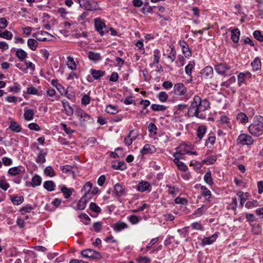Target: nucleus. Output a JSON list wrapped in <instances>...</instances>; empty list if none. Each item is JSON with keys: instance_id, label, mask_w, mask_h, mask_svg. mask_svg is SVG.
<instances>
[{"instance_id": "nucleus-1", "label": "nucleus", "mask_w": 263, "mask_h": 263, "mask_svg": "<svg viewBox=\"0 0 263 263\" xmlns=\"http://www.w3.org/2000/svg\"><path fill=\"white\" fill-rule=\"evenodd\" d=\"M210 103L207 99H202L199 96L195 95L188 109L189 117L205 119L206 115L204 112L210 108Z\"/></svg>"}, {"instance_id": "nucleus-2", "label": "nucleus", "mask_w": 263, "mask_h": 263, "mask_svg": "<svg viewBox=\"0 0 263 263\" xmlns=\"http://www.w3.org/2000/svg\"><path fill=\"white\" fill-rule=\"evenodd\" d=\"M249 133L254 137L263 135V117L260 115L255 116L252 123L248 126Z\"/></svg>"}, {"instance_id": "nucleus-3", "label": "nucleus", "mask_w": 263, "mask_h": 263, "mask_svg": "<svg viewBox=\"0 0 263 263\" xmlns=\"http://www.w3.org/2000/svg\"><path fill=\"white\" fill-rule=\"evenodd\" d=\"M95 28L100 35L103 36L109 32V26L106 25L104 21L100 17L94 20Z\"/></svg>"}, {"instance_id": "nucleus-4", "label": "nucleus", "mask_w": 263, "mask_h": 263, "mask_svg": "<svg viewBox=\"0 0 263 263\" xmlns=\"http://www.w3.org/2000/svg\"><path fill=\"white\" fill-rule=\"evenodd\" d=\"M112 195L118 201H121L122 197L126 195V190L125 186L121 183H116L114 186V191H112Z\"/></svg>"}, {"instance_id": "nucleus-5", "label": "nucleus", "mask_w": 263, "mask_h": 263, "mask_svg": "<svg viewBox=\"0 0 263 263\" xmlns=\"http://www.w3.org/2000/svg\"><path fill=\"white\" fill-rule=\"evenodd\" d=\"M237 142L243 145H251L253 144L254 140L252 135L248 134L242 133L240 134L237 139Z\"/></svg>"}, {"instance_id": "nucleus-6", "label": "nucleus", "mask_w": 263, "mask_h": 263, "mask_svg": "<svg viewBox=\"0 0 263 263\" xmlns=\"http://www.w3.org/2000/svg\"><path fill=\"white\" fill-rule=\"evenodd\" d=\"M80 6L87 11L96 10L97 3L90 0H78Z\"/></svg>"}, {"instance_id": "nucleus-7", "label": "nucleus", "mask_w": 263, "mask_h": 263, "mask_svg": "<svg viewBox=\"0 0 263 263\" xmlns=\"http://www.w3.org/2000/svg\"><path fill=\"white\" fill-rule=\"evenodd\" d=\"M32 36L35 38L37 41L45 42L51 40L48 37H52L53 36L49 33L45 31H39L34 33Z\"/></svg>"}, {"instance_id": "nucleus-8", "label": "nucleus", "mask_w": 263, "mask_h": 263, "mask_svg": "<svg viewBox=\"0 0 263 263\" xmlns=\"http://www.w3.org/2000/svg\"><path fill=\"white\" fill-rule=\"evenodd\" d=\"M81 254L85 258L93 259H100L101 258V255L99 252L90 249L82 251Z\"/></svg>"}, {"instance_id": "nucleus-9", "label": "nucleus", "mask_w": 263, "mask_h": 263, "mask_svg": "<svg viewBox=\"0 0 263 263\" xmlns=\"http://www.w3.org/2000/svg\"><path fill=\"white\" fill-rule=\"evenodd\" d=\"M78 116L80 118V121L82 124L85 123H91L93 122V118L82 109H80L77 112Z\"/></svg>"}, {"instance_id": "nucleus-10", "label": "nucleus", "mask_w": 263, "mask_h": 263, "mask_svg": "<svg viewBox=\"0 0 263 263\" xmlns=\"http://www.w3.org/2000/svg\"><path fill=\"white\" fill-rule=\"evenodd\" d=\"M252 75L249 71L241 72L237 75V84L240 87L242 84H246V79H251Z\"/></svg>"}, {"instance_id": "nucleus-11", "label": "nucleus", "mask_w": 263, "mask_h": 263, "mask_svg": "<svg viewBox=\"0 0 263 263\" xmlns=\"http://www.w3.org/2000/svg\"><path fill=\"white\" fill-rule=\"evenodd\" d=\"M36 149L39 151L35 158V162L37 163L43 164L46 162V156L47 154V149H41L37 146Z\"/></svg>"}, {"instance_id": "nucleus-12", "label": "nucleus", "mask_w": 263, "mask_h": 263, "mask_svg": "<svg viewBox=\"0 0 263 263\" xmlns=\"http://www.w3.org/2000/svg\"><path fill=\"white\" fill-rule=\"evenodd\" d=\"M231 67L226 63H220L215 65L214 69L215 71L220 75L226 77V70H230Z\"/></svg>"}, {"instance_id": "nucleus-13", "label": "nucleus", "mask_w": 263, "mask_h": 263, "mask_svg": "<svg viewBox=\"0 0 263 263\" xmlns=\"http://www.w3.org/2000/svg\"><path fill=\"white\" fill-rule=\"evenodd\" d=\"M174 93L177 96H183L186 92V88L181 83L175 84L174 86Z\"/></svg>"}, {"instance_id": "nucleus-14", "label": "nucleus", "mask_w": 263, "mask_h": 263, "mask_svg": "<svg viewBox=\"0 0 263 263\" xmlns=\"http://www.w3.org/2000/svg\"><path fill=\"white\" fill-rule=\"evenodd\" d=\"M11 51H15L16 57L20 61H24L28 56V53L22 49H16L12 48L11 49Z\"/></svg>"}, {"instance_id": "nucleus-15", "label": "nucleus", "mask_w": 263, "mask_h": 263, "mask_svg": "<svg viewBox=\"0 0 263 263\" xmlns=\"http://www.w3.org/2000/svg\"><path fill=\"white\" fill-rule=\"evenodd\" d=\"M151 184L148 181L142 180L139 182L137 190L140 192H144L147 191H150Z\"/></svg>"}, {"instance_id": "nucleus-16", "label": "nucleus", "mask_w": 263, "mask_h": 263, "mask_svg": "<svg viewBox=\"0 0 263 263\" xmlns=\"http://www.w3.org/2000/svg\"><path fill=\"white\" fill-rule=\"evenodd\" d=\"M156 151V148L154 145L146 144L141 149L140 153L142 155H145L149 154H154Z\"/></svg>"}, {"instance_id": "nucleus-17", "label": "nucleus", "mask_w": 263, "mask_h": 263, "mask_svg": "<svg viewBox=\"0 0 263 263\" xmlns=\"http://www.w3.org/2000/svg\"><path fill=\"white\" fill-rule=\"evenodd\" d=\"M182 52L185 57H190L192 55L188 44L184 41H180L179 42Z\"/></svg>"}, {"instance_id": "nucleus-18", "label": "nucleus", "mask_w": 263, "mask_h": 263, "mask_svg": "<svg viewBox=\"0 0 263 263\" xmlns=\"http://www.w3.org/2000/svg\"><path fill=\"white\" fill-rule=\"evenodd\" d=\"M218 235L217 233L214 234L210 237H204L202 239L201 245L202 246L211 245L216 241Z\"/></svg>"}, {"instance_id": "nucleus-19", "label": "nucleus", "mask_w": 263, "mask_h": 263, "mask_svg": "<svg viewBox=\"0 0 263 263\" xmlns=\"http://www.w3.org/2000/svg\"><path fill=\"white\" fill-rule=\"evenodd\" d=\"M8 129L14 133H18L22 132L21 125L14 120H11L9 123Z\"/></svg>"}, {"instance_id": "nucleus-20", "label": "nucleus", "mask_w": 263, "mask_h": 263, "mask_svg": "<svg viewBox=\"0 0 263 263\" xmlns=\"http://www.w3.org/2000/svg\"><path fill=\"white\" fill-rule=\"evenodd\" d=\"M201 74L202 77L205 79L212 78L213 74V69L211 66H206L201 71Z\"/></svg>"}, {"instance_id": "nucleus-21", "label": "nucleus", "mask_w": 263, "mask_h": 263, "mask_svg": "<svg viewBox=\"0 0 263 263\" xmlns=\"http://www.w3.org/2000/svg\"><path fill=\"white\" fill-rule=\"evenodd\" d=\"M88 59L95 63H97L102 60L101 54L92 51L87 52Z\"/></svg>"}, {"instance_id": "nucleus-22", "label": "nucleus", "mask_w": 263, "mask_h": 263, "mask_svg": "<svg viewBox=\"0 0 263 263\" xmlns=\"http://www.w3.org/2000/svg\"><path fill=\"white\" fill-rule=\"evenodd\" d=\"M111 227L115 232H120L122 230L127 229L128 228V225L126 223L120 221L113 224Z\"/></svg>"}, {"instance_id": "nucleus-23", "label": "nucleus", "mask_w": 263, "mask_h": 263, "mask_svg": "<svg viewBox=\"0 0 263 263\" xmlns=\"http://www.w3.org/2000/svg\"><path fill=\"white\" fill-rule=\"evenodd\" d=\"M91 198V196L86 197V195H83L77 204V209L79 210H84L86 207V203Z\"/></svg>"}, {"instance_id": "nucleus-24", "label": "nucleus", "mask_w": 263, "mask_h": 263, "mask_svg": "<svg viewBox=\"0 0 263 263\" xmlns=\"http://www.w3.org/2000/svg\"><path fill=\"white\" fill-rule=\"evenodd\" d=\"M230 31L231 33V39L234 43H237L239 42L240 32L238 28L230 29Z\"/></svg>"}, {"instance_id": "nucleus-25", "label": "nucleus", "mask_w": 263, "mask_h": 263, "mask_svg": "<svg viewBox=\"0 0 263 263\" xmlns=\"http://www.w3.org/2000/svg\"><path fill=\"white\" fill-rule=\"evenodd\" d=\"M207 131V127L204 125H199L196 130V135L199 141H200L205 135Z\"/></svg>"}, {"instance_id": "nucleus-26", "label": "nucleus", "mask_w": 263, "mask_h": 263, "mask_svg": "<svg viewBox=\"0 0 263 263\" xmlns=\"http://www.w3.org/2000/svg\"><path fill=\"white\" fill-rule=\"evenodd\" d=\"M201 194L208 201H211V192L204 185L201 186Z\"/></svg>"}, {"instance_id": "nucleus-27", "label": "nucleus", "mask_w": 263, "mask_h": 263, "mask_svg": "<svg viewBox=\"0 0 263 263\" xmlns=\"http://www.w3.org/2000/svg\"><path fill=\"white\" fill-rule=\"evenodd\" d=\"M90 73L95 80H98L105 74V71L91 68Z\"/></svg>"}, {"instance_id": "nucleus-28", "label": "nucleus", "mask_w": 263, "mask_h": 263, "mask_svg": "<svg viewBox=\"0 0 263 263\" xmlns=\"http://www.w3.org/2000/svg\"><path fill=\"white\" fill-rule=\"evenodd\" d=\"M92 184L90 182H87L82 189L81 192L86 195V197H89L91 191L92 190Z\"/></svg>"}, {"instance_id": "nucleus-29", "label": "nucleus", "mask_w": 263, "mask_h": 263, "mask_svg": "<svg viewBox=\"0 0 263 263\" xmlns=\"http://www.w3.org/2000/svg\"><path fill=\"white\" fill-rule=\"evenodd\" d=\"M236 119L239 123L245 124L249 121L248 116L243 112H239L236 115Z\"/></svg>"}, {"instance_id": "nucleus-30", "label": "nucleus", "mask_w": 263, "mask_h": 263, "mask_svg": "<svg viewBox=\"0 0 263 263\" xmlns=\"http://www.w3.org/2000/svg\"><path fill=\"white\" fill-rule=\"evenodd\" d=\"M216 142V137L213 133H210L208 135V138L206 139L205 141V146H209L211 147L212 145H213Z\"/></svg>"}, {"instance_id": "nucleus-31", "label": "nucleus", "mask_w": 263, "mask_h": 263, "mask_svg": "<svg viewBox=\"0 0 263 263\" xmlns=\"http://www.w3.org/2000/svg\"><path fill=\"white\" fill-rule=\"evenodd\" d=\"M10 199L14 205H20L24 201V197L22 196L10 195Z\"/></svg>"}, {"instance_id": "nucleus-32", "label": "nucleus", "mask_w": 263, "mask_h": 263, "mask_svg": "<svg viewBox=\"0 0 263 263\" xmlns=\"http://www.w3.org/2000/svg\"><path fill=\"white\" fill-rule=\"evenodd\" d=\"M42 180V179L41 177L37 174H35L32 178L31 181L30 182L31 185L33 187L38 186L41 184Z\"/></svg>"}, {"instance_id": "nucleus-33", "label": "nucleus", "mask_w": 263, "mask_h": 263, "mask_svg": "<svg viewBox=\"0 0 263 263\" xmlns=\"http://www.w3.org/2000/svg\"><path fill=\"white\" fill-rule=\"evenodd\" d=\"M34 112L31 109L25 108L24 117L26 121H31L33 119Z\"/></svg>"}, {"instance_id": "nucleus-34", "label": "nucleus", "mask_w": 263, "mask_h": 263, "mask_svg": "<svg viewBox=\"0 0 263 263\" xmlns=\"http://www.w3.org/2000/svg\"><path fill=\"white\" fill-rule=\"evenodd\" d=\"M153 62L149 64V66L151 67L155 66L156 64H159L160 59V51L158 49H155L154 51L153 55Z\"/></svg>"}, {"instance_id": "nucleus-35", "label": "nucleus", "mask_w": 263, "mask_h": 263, "mask_svg": "<svg viewBox=\"0 0 263 263\" xmlns=\"http://www.w3.org/2000/svg\"><path fill=\"white\" fill-rule=\"evenodd\" d=\"M21 167L14 166L11 167L8 171V175L11 176H15L22 173Z\"/></svg>"}, {"instance_id": "nucleus-36", "label": "nucleus", "mask_w": 263, "mask_h": 263, "mask_svg": "<svg viewBox=\"0 0 263 263\" xmlns=\"http://www.w3.org/2000/svg\"><path fill=\"white\" fill-rule=\"evenodd\" d=\"M63 106L64 108V110L66 112V114L68 116H70L73 114V108L70 105L69 102L65 100H63L62 102Z\"/></svg>"}, {"instance_id": "nucleus-37", "label": "nucleus", "mask_w": 263, "mask_h": 263, "mask_svg": "<svg viewBox=\"0 0 263 263\" xmlns=\"http://www.w3.org/2000/svg\"><path fill=\"white\" fill-rule=\"evenodd\" d=\"M43 186L48 191L51 192L55 190V184L51 180L46 181L44 182Z\"/></svg>"}, {"instance_id": "nucleus-38", "label": "nucleus", "mask_w": 263, "mask_h": 263, "mask_svg": "<svg viewBox=\"0 0 263 263\" xmlns=\"http://www.w3.org/2000/svg\"><path fill=\"white\" fill-rule=\"evenodd\" d=\"M27 46L32 51L36 50L38 46L37 40L33 39H29L27 40Z\"/></svg>"}, {"instance_id": "nucleus-39", "label": "nucleus", "mask_w": 263, "mask_h": 263, "mask_svg": "<svg viewBox=\"0 0 263 263\" xmlns=\"http://www.w3.org/2000/svg\"><path fill=\"white\" fill-rule=\"evenodd\" d=\"M253 70L254 71H258L261 68V64L258 57H256L251 64Z\"/></svg>"}, {"instance_id": "nucleus-40", "label": "nucleus", "mask_w": 263, "mask_h": 263, "mask_svg": "<svg viewBox=\"0 0 263 263\" xmlns=\"http://www.w3.org/2000/svg\"><path fill=\"white\" fill-rule=\"evenodd\" d=\"M203 179L204 182L209 185H212L214 183L213 179L212 177L211 172L207 171L204 175Z\"/></svg>"}, {"instance_id": "nucleus-41", "label": "nucleus", "mask_w": 263, "mask_h": 263, "mask_svg": "<svg viewBox=\"0 0 263 263\" xmlns=\"http://www.w3.org/2000/svg\"><path fill=\"white\" fill-rule=\"evenodd\" d=\"M173 162L176 164L178 168L183 172H186L188 170L187 166L183 162L180 161L178 159H174Z\"/></svg>"}, {"instance_id": "nucleus-42", "label": "nucleus", "mask_w": 263, "mask_h": 263, "mask_svg": "<svg viewBox=\"0 0 263 263\" xmlns=\"http://www.w3.org/2000/svg\"><path fill=\"white\" fill-rule=\"evenodd\" d=\"M67 65L68 67L72 70H76L77 65L73 58L70 56H68L67 57Z\"/></svg>"}, {"instance_id": "nucleus-43", "label": "nucleus", "mask_w": 263, "mask_h": 263, "mask_svg": "<svg viewBox=\"0 0 263 263\" xmlns=\"http://www.w3.org/2000/svg\"><path fill=\"white\" fill-rule=\"evenodd\" d=\"M220 122L221 124L226 125L229 128H232V124L230 119L226 115H221L220 117Z\"/></svg>"}, {"instance_id": "nucleus-44", "label": "nucleus", "mask_w": 263, "mask_h": 263, "mask_svg": "<svg viewBox=\"0 0 263 263\" xmlns=\"http://www.w3.org/2000/svg\"><path fill=\"white\" fill-rule=\"evenodd\" d=\"M236 82V78L234 76L231 77L226 81L222 82L220 86L224 88H229L231 85L234 84Z\"/></svg>"}, {"instance_id": "nucleus-45", "label": "nucleus", "mask_w": 263, "mask_h": 263, "mask_svg": "<svg viewBox=\"0 0 263 263\" xmlns=\"http://www.w3.org/2000/svg\"><path fill=\"white\" fill-rule=\"evenodd\" d=\"M217 160V157L215 155H212L208 157L206 159L202 161V164L206 165H211L214 164Z\"/></svg>"}, {"instance_id": "nucleus-46", "label": "nucleus", "mask_w": 263, "mask_h": 263, "mask_svg": "<svg viewBox=\"0 0 263 263\" xmlns=\"http://www.w3.org/2000/svg\"><path fill=\"white\" fill-rule=\"evenodd\" d=\"M26 93L28 95H37V96H41V94L39 93L38 89L35 87H33L32 85H29L27 88V91L26 92ZM23 93L25 94V92L24 91Z\"/></svg>"}, {"instance_id": "nucleus-47", "label": "nucleus", "mask_w": 263, "mask_h": 263, "mask_svg": "<svg viewBox=\"0 0 263 263\" xmlns=\"http://www.w3.org/2000/svg\"><path fill=\"white\" fill-rule=\"evenodd\" d=\"M112 167L115 170L124 171L126 169V163L123 161H118L116 163L112 165Z\"/></svg>"}, {"instance_id": "nucleus-48", "label": "nucleus", "mask_w": 263, "mask_h": 263, "mask_svg": "<svg viewBox=\"0 0 263 263\" xmlns=\"http://www.w3.org/2000/svg\"><path fill=\"white\" fill-rule=\"evenodd\" d=\"M105 111L108 114H116L119 111L117 106L109 104L106 106Z\"/></svg>"}, {"instance_id": "nucleus-49", "label": "nucleus", "mask_w": 263, "mask_h": 263, "mask_svg": "<svg viewBox=\"0 0 263 263\" xmlns=\"http://www.w3.org/2000/svg\"><path fill=\"white\" fill-rule=\"evenodd\" d=\"M206 210V206L205 205H203L200 208H198L196 211H195L193 215L196 217H200L205 213Z\"/></svg>"}, {"instance_id": "nucleus-50", "label": "nucleus", "mask_w": 263, "mask_h": 263, "mask_svg": "<svg viewBox=\"0 0 263 263\" xmlns=\"http://www.w3.org/2000/svg\"><path fill=\"white\" fill-rule=\"evenodd\" d=\"M21 90V86L17 82H15L13 86L8 87L9 92H13L15 93L19 92Z\"/></svg>"}, {"instance_id": "nucleus-51", "label": "nucleus", "mask_w": 263, "mask_h": 263, "mask_svg": "<svg viewBox=\"0 0 263 263\" xmlns=\"http://www.w3.org/2000/svg\"><path fill=\"white\" fill-rule=\"evenodd\" d=\"M166 187L168 189V193L173 196H176L179 191V188L175 186H172L170 185H166Z\"/></svg>"}, {"instance_id": "nucleus-52", "label": "nucleus", "mask_w": 263, "mask_h": 263, "mask_svg": "<svg viewBox=\"0 0 263 263\" xmlns=\"http://www.w3.org/2000/svg\"><path fill=\"white\" fill-rule=\"evenodd\" d=\"M195 64L190 62L185 67V72L189 77L192 76V71L194 68Z\"/></svg>"}, {"instance_id": "nucleus-53", "label": "nucleus", "mask_w": 263, "mask_h": 263, "mask_svg": "<svg viewBox=\"0 0 263 263\" xmlns=\"http://www.w3.org/2000/svg\"><path fill=\"white\" fill-rule=\"evenodd\" d=\"M61 190L66 199L69 198L72 194V190L65 186L62 187Z\"/></svg>"}, {"instance_id": "nucleus-54", "label": "nucleus", "mask_w": 263, "mask_h": 263, "mask_svg": "<svg viewBox=\"0 0 263 263\" xmlns=\"http://www.w3.org/2000/svg\"><path fill=\"white\" fill-rule=\"evenodd\" d=\"M174 202L176 204L183 205H187L188 204V200L186 198L180 197H176L174 200Z\"/></svg>"}, {"instance_id": "nucleus-55", "label": "nucleus", "mask_w": 263, "mask_h": 263, "mask_svg": "<svg viewBox=\"0 0 263 263\" xmlns=\"http://www.w3.org/2000/svg\"><path fill=\"white\" fill-rule=\"evenodd\" d=\"M166 107L163 105L153 104L151 108L154 111H163L166 109Z\"/></svg>"}, {"instance_id": "nucleus-56", "label": "nucleus", "mask_w": 263, "mask_h": 263, "mask_svg": "<svg viewBox=\"0 0 263 263\" xmlns=\"http://www.w3.org/2000/svg\"><path fill=\"white\" fill-rule=\"evenodd\" d=\"M13 36L12 33L7 30H6L4 32H0V37L6 39V40H11Z\"/></svg>"}, {"instance_id": "nucleus-57", "label": "nucleus", "mask_w": 263, "mask_h": 263, "mask_svg": "<svg viewBox=\"0 0 263 263\" xmlns=\"http://www.w3.org/2000/svg\"><path fill=\"white\" fill-rule=\"evenodd\" d=\"M258 206V202L257 200H249L248 201L246 204L245 207L248 209H252Z\"/></svg>"}, {"instance_id": "nucleus-58", "label": "nucleus", "mask_w": 263, "mask_h": 263, "mask_svg": "<svg viewBox=\"0 0 263 263\" xmlns=\"http://www.w3.org/2000/svg\"><path fill=\"white\" fill-rule=\"evenodd\" d=\"M44 174L50 177H53L55 175L54 171L50 166H47L44 170Z\"/></svg>"}, {"instance_id": "nucleus-59", "label": "nucleus", "mask_w": 263, "mask_h": 263, "mask_svg": "<svg viewBox=\"0 0 263 263\" xmlns=\"http://www.w3.org/2000/svg\"><path fill=\"white\" fill-rule=\"evenodd\" d=\"M168 95L165 91H161L158 94V99L161 102H165L168 99Z\"/></svg>"}, {"instance_id": "nucleus-60", "label": "nucleus", "mask_w": 263, "mask_h": 263, "mask_svg": "<svg viewBox=\"0 0 263 263\" xmlns=\"http://www.w3.org/2000/svg\"><path fill=\"white\" fill-rule=\"evenodd\" d=\"M132 133V132H129L128 135L124 138V143L127 146L131 145L133 142L134 141L132 138L130 137Z\"/></svg>"}, {"instance_id": "nucleus-61", "label": "nucleus", "mask_w": 263, "mask_h": 263, "mask_svg": "<svg viewBox=\"0 0 263 263\" xmlns=\"http://www.w3.org/2000/svg\"><path fill=\"white\" fill-rule=\"evenodd\" d=\"M60 126L61 128L68 135H71L74 132V130H72L70 127H67L65 123H61Z\"/></svg>"}, {"instance_id": "nucleus-62", "label": "nucleus", "mask_w": 263, "mask_h": 263, "mask_svg": "<svg viewBox=\"0 0 263 263\" xmlns=\"http://www.w3.org/2000/svg\"><path fill=\"white\" fill-rule=\"evenodd\" d=\"M1 162L2 163V164H3L5 166H11L13 163L12 160L11 158H8L7 157H4L2 158Z\"/></svg>"}, {"instance_id": "nucleus-63", "label": "nucleus", "mask_w": 263, "mask_h": 263, "mask_svg": "<svg viewBox=\"0 0 263 263\" xmlns=\"http://www.w3.org/2000/svg\"><path fill=\"white\" fill-rule=\"evenodd\" d=\"M33 209V207L30 205L27 204L25 206L22 208L20 211L22 215H24L25 213H29Z\"/></svg>"}, {"instance_id": "nucleus-64", "label": "nucleus", "mask_w": 263, "mask_h": 263, "mask_svg": "<svg viewBox=\"0 0 263 263\" xmlns=\"http://www.w3.org/2000/svg\"><path fill=\"white\" fill-rule=\"evenodd\" d=\"M253 36L254 38L258 41L260 42L263 41V35L261 34L260 31L258 30H255L253 32Z\"/></svg>"}]
</instances>
